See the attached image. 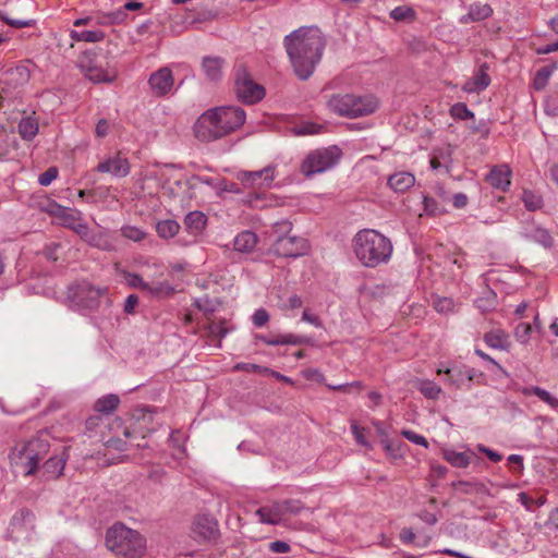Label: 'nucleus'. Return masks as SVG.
I'll use <instances>...</instances> for the list:
<instances>
[{
    "label": "nucleus",
    "mask_w": 558,
    "mask_h": 558,
    "mask_svg": "<svg viewBox=\"0 0 558 558\" xmlns=\"http://www.w3.org/2000/svg\"><path fill=\"white\" fill-rule=\"evenodd\" d=\"M351 430L357 444L364 447H369V442L364 435L363 428L359 427V425L354 423L351 425Z\"/></svg>",
    "instance_id": "680f3d73"
},
{
    "label": "nucleus",
    "mask_w": 558,
    "mask_h": 558,
    "mask_svg": "<svg viewBox=\"0 0 558 558\" xmlns=\"http://www.w3.org/2000/svg\"><path fill=\"white\" fill-rule=\"evenodd\" d=\"M99 173H107L113 178L122 179L130 174L131 165L129 159L120 151L105 156L97 165L96 169Z\"/></svg>",
    "instance_id": "ddd939ff"
},
{
    "label": "nucleus",
    "mask_w": 558,
    "mask_h": 558,
    "mask_svg": "<svg viewBox=\"0 0 558 558\" xmlns=\"http://www.w3.org/2000/svg\"><path fill=\"white\" fill-rule=\"evenodd\" d=\"M148 84L155 96L160 97L167 95L174 84L171 70L165 66L151 73Z\"/></svg>",
    "instance_id": "4468645a"
},
{
    "label": "nucleus",
    "mask_w": 558,
    "mask_h": 558,
    "mask_svg": "<svg viewBox=\"0 0 558 558\" xmlns=\"http://www.w3.org/2000/svg\"><path fill=\"white\" fill-rule=\"evenodd\" d=\"M234 368L235 369H241V371H247V372H256V373H267V372H269V368H267V367H262L259 365L251 364V363L236 364L234 366Z\"/></svg>",
    "instance_id": "0e129e2a"
},
{
    "label": "nucleus",
    "mask_w": 558,
    "mask_h": 558,
    "mask_svg": "<svg viewBox=\"0 0 558 558\" xmlns=\"http://www.w3.org/2000/svg\"><path fill=\"white\" fill-rule=\"evenodd\" d=\"M106 545L111 551L126 558H141L146 549L144 537L123 524H116L107 531Z\"/></svg>",
    "instance_id": "7ed1b4c3"
},
{
    "label": "nucleus",
    "mask_w": 558,
    "mask_h": 558,
    "mask_svg": "<svg viewBox=\"0 0 558 558\" xmlns=\"http://www.w3.org/2000/svg\"><path fill=\"white\" fill-rule=\"evenodd\" d=\"M450 116L456 120H471L474 113L463 102H457L450 108Z\"/></svg>",
    "instance_id": "37998d69"
},
{
    "label": "nucleus",
    "mask_w": 558,
    "mask_h": 558,
    "mask_svg": "<svg viewBox=\"0 0 558 558\" xmlns=\"http://www.w3.org/2000/svg\"><path fill=\"white\" fill-rule=\"evenodd\" d=\"M70 37L75 41H85V43H98L101 41L105 37V34L100 29H86V31H71Z\"/></svg>",
    "instance_id": "72a5a7b5"
},
{
    "label": "nucleus",
    "mask_w": 558,
    "mask_h": 558,
    "mask_svg": "<svg viewBox=\"0 0 558 558\" xmlns=\"http://www.w3.org/2000/svg\"><path fill=\"white\" fill-rule=\"evenodd\" d=\"M401 435L408 439L409 441L415 444V445H418V446H422V447H425L427 448L428 446V442L426 440V438L420 434H416L414 433L413 430H410V429H403L401 432Z\"/></svg>",
    "instance_id": "864d4df0"
},
{
    "label": "nucleus",
    "mask_w": 558,
    "mask_h": 558,
    "mask_svg": "<svg viewBox=\"0 0 558 558\" xmlns=\"http://www.w3.org/2000/svg\"><path fill=\"white\" fill-rule=\"evenodd\" d=\"M415 183V178L412 173L400 171L389 177L388 184L396 192H404Z\"/></svg>",
    "instance_id": "c85d7f7f"
},
{
    "label": "nucleus",
    "mask_w": 558,
    "mask_h": 558,
    "mask_svg": "<svg viewBox=\"0 0 558 558\" xmlns=\"http://www.w3.org/2000/svg\"><path fill=\"white\" fill-rule=\"evenodd\" d=\"M5 82L13 86H22L26 84L31 78V73L27 66L25 65H17L13 69H9L4 73Z\"/></svg>",
    "instance_id": "cd10ccee"
},
{
    "label": "nucleus",
    "mask_w": 558,
    "mask_h": 558,
    "mask_svg": "<svg viewBox=\"0 0 558 558\" xmlns=\"http://www.w3.org/2000/svg\"><path fill=\"white\" fill-rule=\"evenodd\" d=\"M484 342L495 350L508 351L510 348L509 335L500 328L492 329L486 332L484 335Z\"/></svg>",
    "instance_id": "5701e85b"
},
{
    "label": "nucleus",
    "mask_w": 558,
    "mask_h": 558,
    "mask_svg": "<svg viewBox=\"0 0 558 558\" xmlns=\"http://www.w3.org/2000/svg\"><path fill=\"white\" fill-rule=\"evenodd\" d=\"M110 125L106 119H100L96 124L95 133L98 137H105L109 132Z\"/></svg>",
    "instance_id": "774afa93"
},
{
    "label": "nucleus",
    "mask_w": 558,
    "mask_h": 558,
    "mask_svg": "<svg viewBox=\"0 0 558 558\" xmlns=\"http://www.w3.org/2000/svg\"><path fill=\"white\" fill-rule=\"evenodd\" d=\"M327 106L340 117L359 118L373 113L378 107V100L371 95L336 94L328 99Z\"/></svg>",
    "instance_id": "39448f33"
},
{
    "label": "nucleus",
    "mask_w": 558,
    "mask_h": 558,
    "mask_svg": "<svg viewBox=\"0 0 558 558\" xmlns=\"http://www.w3.org/2000/svg\"><path fill=\"white\" fill-rule=\"evenodd\" d=\"M414 16H415L414 10L408 5L396 7L390 12V17L395 21H403L407 19H414Z\"/></svg>",
    "instance_id": "8fccbe9b"
},
{
    "label": "nucleus",
    "mask_w": 558,
    "mask_h": 558,
    "mask_svg": "<svg viewBox=\"0 0 558 558\" xmlns=\"http://www.w3.org/2000/svg\"><path fill=\"white\" fill-rule=\"evenodd\" d=\"M423 206L424 211L430 216L440 215L444 213V208L437 203V201L426 195L423 196Z\"/></svg>",
    "instance_id": "3c124183"
},
{
    "label": "nucleus",
    "mask_w": 558,
    "mask_h": 558,
    "mask_svg": "<svg viewBox=\"0 0 558 558\" xmlns=\"http://www.w3.org/2000/svg\"><path fill=\"white\" fill-rule=\"evenodd\" d=\"M276 165H269L256 171H241L238 180L248 189H269L276 178Z\"/></svg>",
    "instance_id": "9b49d317"
},
{
    "label": "nucleus",
    "mask_w": 558,
    "mask_h": 558,
    "mask_svg": "<svg viewBox=\"0 0 558 558\" xmlns=\"http://www.w3.org/2000/svg\"><path fill=\"white\" fill-rule=\"evenodd\" d=\"M121 233L124 238L133 241V242H141L145 239L146 232L142 230L138 227L135 226H123L121 228Z\"/></svg>",
    "instance_id": "a18cd8bd"
},
{
    "label": "nucleus",
    "mask_w": 558,
    "mask_h": 558,
    "mask_svg": "<svg viewBox=\"0 0 558 558\" xmlns=\"http://www.w3.org/2000/svg\"><path fill=\"white\" fill-rule=\"evenodd\" d=\"M138 304V298L135 294H130L124 302V312L133 314Z\"/></svg>",
    "instance_id": "338daca9"
},
{
    "label": "nucleus",
    "mask_w": 558,
    "mask_h": 558,
    "mask_svg": "<svg viewBox=\"0 0 558 558\" xmlns=\"http://www.w3.org/2000/svg\"><path fill=\"white\" fill-rule=\"evenodd\" d=\"M342 151L336 146H328L310 151L303 159L300 171L307 178L332 169L341 159Z\"/></svg>",
    "instance_id": "0eeeda50"
},
{
    "label": "nucleus",
    "mask_w": 558,
    "mask_h": 558,
    "mask_svg": "<svg viewBox=\"0 0 558 558\" xmlns=\"http://www.w3.org/2000/svg\"><path fill=\"white\" fill-rule=\"evenodd\" d=\"M192 531L197 541H211L218 535V523L213 517L202 514L195 518Z\"/></svg>",
    "instance_id": "2eb2a0df"
},
{
    "label": "nucleus",
    "mask_w": 558,
    "mask_h": 558,
    "mask_svg": "<svg viewBox=\"0 0 558 558\" xmlns=\"http://www.w3.org/2000/svg\"><path fill=\"white\" fill-rule=\"evenodd\" d=\"M214 116L208 109L194 123L193 131L198 141L209 143L225 137Z\"/></svg>",
    "instance_id": "9d476101"
},
{
    "label": "nucleus",
    "mask_w": 558,
    "mask_h": 558,
    "mask_svg": "<svg viewBox=\"0 0 558 558\" xmlns=\"http://www.w3.org/2000/svg\"><path fill=\"white\" fill-rule=\"evenodd\" d=\"M223 64L222 58L208 56L202 60V70L208 80L217 81L222 75Z\"/></svg>",
    "instance_id": "b1692460"
},
{
    "label": "nucleus",
    "mask_w": 558,
    "mask_h": 558,
    "mask_svg": "<svg viewBox=\"0 0 558 558\" xmlns=\"http://www.w3.org/2000/svg\"><path fill=\"white\" fill-rule=\"evenodd\" d=\"M489 84L488 65L483 63L474 73L473 77L463 84L462 90L468 94L480 93L487 88Z\"/></svg>",
    "instance_id": "a211bd4d"
},
{
    "label": "nucleus",
    "mask_w": 558,
    "mask_h": 558,
    "mask_svg": "<svg viewBox=\"0 0 558 558\" xmlns=\"http://www.w3.org/2000/svg\"><path fill=\"white\" fill-rule=\"evenodd\" d=\"M283 522L291 515H296L304 508L300 500L287 499L283 501H277Z\"/></svg>",
    "instance_id": "ea45409f"
},
{
    "label": "nucleus",
    "mask_w": 558,
    "mask_h": 558,
    "mask_svg": "<svg viewBox=\"0 0 558 558\" xmlns=\"http://www.w3.org/2000/svg\"><path fill=\"white\" fill-rule=\"evenodd\" d=\"M268 320H269V314L264 308L256 310L252 316V322H253L254 326L258 327V328L265 326Z\"/></svg>",
    "instance_id": "4d7b16f0"
},
{
    "label": "nucleus",
    "mask_w": 558,
    "mask_h": 558,
    "mask_svg": "<svg viewBox=\"0 0 558 558\" xmlns=\"http://www.w3.org/2000/svg\"><path fill=\"white\" fill-rule=\"evenodd\" d=\"M522 201L524 203V206L529 210H536V209L541 208L543 205L542 197L531 191L523 192Z\"/></svg>",
    "instance_id": "de8ad7c7"
},
{
    "label": "nucleus",
    "mask_w": 558,
    "mask_h": 558,
    "mask_svg": "<svg viewBox=\"0 0 558 558\" xmlns=\"http://www.w3.org/2000/svg\"><path fill=\"white\" fill-rule=\"evenodd\" d=\"M49 441L46 437L37 436L28 441L19 442L12 449L10 459L13 464L25 470L27 475L35 472L39 461L49 451Z\"/></svg>",
    "instance_id": "423d86ee"
},
{
    "label": "nucleus",
    "mask_w": 558,
    "mask_h": 558,
    "mask_svg": "<svg viewBox=\"0 0 558 558\" xmlns=\"http://www.w3.org/2000/svg\"><path fill=\"white\" fill-rule=\"evenodd\" d=\"M58 177V169L56 167L48 168L45 172L39 174L38 183L41 186H48Z\"/></svg>",
    "instance_id": "5fc2aeb1"
},
{
    "label": "nucleus",
    "mask_w": 558,
    "mask_h": 558,
    "mask_svg": "<svg viewBox=\"0 0 558 558\" xmlns=\"http://www.w3.org/2000/svg\"><path fill=\"white\" fill-rule=\"evenodd\" d=\"M282 338V345L283 344H291V345H298L302 343H306L307 339L303 336L294 335V333H286L281 335Z\"/></svg>",
    "instance_id": "bf43d9fd"
},
{
    "label": "nucleus",
    "mask_w": 558,
    "mask_h": 558,
    "mask_svg": "<svg viewBox=\"0 0 558 558\" xmlns=\"http://www.w3.org/2000/svg\"><path fill=\"white\" fill-rule=\"evenodd\" d=\"M308 243L300 236L283 235L276 240L271 246V252L281 257H299L306 254Z\"/></svg>",
    "instance_id": "f8f14e48"
},
{
    "label": "nucleus",
    "mask_w": 558,
    "mask_h": 558,
    "mask_svg": "<svg viewBox=\"0 0 558 558\" xmlns=\"http://www.w3.org/2000/svg\"><path fill=\"white\" fill-rule=\"evenodd\" d=\"M556 69H557V63H551L549 65L541 68L536 72L534 80H533L534 88L537 90L545 88L546 85L548 84L550 76L556 71Z\"/></svg>",
    "instance_id": "e433bc0d"
},
{
    "label": "nucleus",
    "mask_w": 558,
    "mask_h": 558,
    "mask_svg": "<svg viewBox=\"0 0 558 558\" xmlns=\"http://www.w3.org/2000/svg\"><path fill=\"white\" fill-rule=\"evenodd\" d=\"M19 132L26 140H33L38 133V122L33 117H25L19 123Z\"/></svg>",
    "instance_id": "f704fd0d"
},
{
    "label": "nucleus",
    "mask_w": 558,
    "mask_h": 558,
    "mask_svg": "<svg viewBox=\"0 0 558 558\" xmlns=\"http://www.w3.org/2000/svg\"><path fill=\"white\" fill-rule=\"evenodd\" d=\"M452 487L461 494L471 495V494H487L488 489L485 484L478 481L469 482V481H458L452 483Z\"/></svg>",
    "instance_id": "2f4dec72"
},
{
    "label": "nucleus",
    "mask_w": 558,
    "mask_h": 558,
    "mask_svg": "<svg viewBox=\"0 0 558 558\" xmlns=\"http://www.w3.org/2000/svg\"><path fill=\"white\" fill-rule=\"evenodd\" d=\"M511 169L508 165H499L492 168L486 175V181L496 190L507 191L511 184Z\"/></svg>",
    "instance_id": "f3484780"
},
{
    "label": "nucleus",
    "mask_w": 558,
    "mask_h": 558,
    "mask_svg": "<svg viewBox=\"0 0 558 558\" xmlns=\"http://www.w3.org/2000/svg\"><path fill=\"white\" fill-rule=\"evenodd\" d=\"M322 126L312 123V122H305L296 128L293 129V133L295 135H313L317 134L320 131Z\"/></svg>",
    "instance_id": "603ef678"
},
{
    "label": "nucleus",
    "mask_w": 558,
    "mask_h": 558,
    "mask_svg": "<svg viewBox=\"0 0 558 558\" xmlns=\"http://www.w3.org/2000/svg\"><path fill=\"white\" fill-rule=\"evenodd\" d=\"M522 393L524 396H536L544 403L549 405L551 409H558V398L551 395L549 391L537 387V386H529L522 389Z\"/></svg>",
    "instance_id": "7c9ffc66"
},
{
    "label": "nucleus",
    "mask_w": 558,
    "mask_h": 558,
    "mask_svg": "<svg viewBox=\"0 0 558 558\" xmlns=\"http://www.w3.org/2000/svg\"><path fill=\"white\" fill-rule=\"evenodd\" d=\"M544 110L548 117L558 119V92L547 96L544 102Z\"/></svg>",
    "instance_id": "c03bdc74"
},
{
    "label": "nucleus",
    "mask_w": 558,
    "mask_h": 558,
    "mask_svg": "<svg viewBox=\"0 0 558 558\" xmlns=\"http://www.w3.org/2000/svg\"><path fill=\"white\" fill-rule=\"evenodd\" d=\"M434 308L436 312L440 314H449L453 313L456 308V304L450 298H436L433 302Z\"/></svg>",
    "instance_id": "49530a36"
},
{
    "label": "nucleus",
    "mask_w": 558,
    "mask_h": 558,
    "mask_svg": "<svg viewBox=\"0 0 558 558\" xmlns=\"http://www.w3.org/2000/svg\"><path fill=\"white\" fill-rule=\"evenodd\" d=\"M0 20L4 21L10 26L16 27V28H23L32 25L31 20H13L7 17L2 11H0Z\"/></svg>",
    "instance_id": "e2e57ef3"
},
{
    "label": "nucleus",
    "mask_w": 558,
    "mask_h": 558,
    "mask_svg": "<svg viewBox=\"0 0 558 558\" xmlns=\"http://www.w3.org/2000/svg\"><path fill=\"white\" fill-rule=\"evenodd\" d=\"M521 235L531 242H535L545 248H550L554 245V239L547 229L538 226H530L524 228Z\"/></svg>",
    "instance_id": "aec40b11"
},
{
    "label": "nucleus",
    "mask_w": 558,
    "mask_h": 558,
    "mask_svg": "<svg viewBox=\"0 0 558 558\" xmlns=\"http://www.w3.org/2000/svg\"><path fill=\"white\" fill-rule=\"evenodd\" d=\"M207 223L205 214L198 210L189 213L184 218V226L186 230L194 235L203 232Z\"/></svg>",
    "instance_id": "bb28decb"
},
{
    "label": "nucleus",
    "mask_w": 558,
    "mask_h": 558,
    "mask_svg": "<svg viewBox=\"0 0 558 558\" xmlns=\"http://www.w3.org/2000/svg\"><path fill=\"white\" fill-rule=\"evenodd\" d=\"M437 374H446L448 378L446 383L456 388H462L464 385L469 384L473 380L475 371L473 368L460 367V368H449L440 366L437 368Z\"/></svg>",
    "instance_id": "dca6fc26"
},
{
    "label": "nucleus",
    "mask_w": 558,
    "mask_h": 558,
    "mask_svg": "<svg viewBox=\"0 0 558 558\" xmlns=\"http://www.w3.org/2000/svg\"><path fill=\"white\" fill-rule=\"evenodd\" d=\"M125 280L130 287L146 291L148 281H145L140 275L126 274Z\"/></svg>",
    "instance_id": "6e6d98bb"
},
{
    "label": "nucleus",
    "mask_w": 558,
    "mask_h": 558,
    "mask_svg": "<svg viewBox=\"0 0 558 558\" xmlns=\"http://www.w3.org/2000/svg\"><path fill=\"white\" fill-rule=\"evenodd\" d=\"M180 225L173 219L161 220L156 226L157 234L162 239H171L178 234Z\"/></svg>",
    "instance_id": "58836bf2"
},
{
    "label": "nucleus",
    "mask_w": 558,
    "mask_h": 558,
    "mask_svg": "<svg viewBox=\"0 0 558 558\" xmlns=\"http://www.w3.org/2000/svg\"><path fill=\"white\" fill-rule=\"evenodd\" d=\"M234 86L238 98L244 104H255L265 96V88L255 83L243 66L235 70Z\"/></svg>",
    "instance_id": "6e6552de"
},
{
    "label": "nucleus",
    "mask_w": 558,
    "mask_h": 558,
    "mask_svg": "<svg viewBox=\"0 0 558 558\" xmlns=\"http://www.w3.org/2000/svg\"><path fill=\"white\" fill-rule=\"evenodd\" d=\"M85 242L102 251H111L114 248L113 242L108 231L104 229L92 230Z\"/></svg>",
    "instance_id": "393cba45"
},
{
    "label": "nucleus",
    "mask_w": 558,
    "mask_h": 558,
    "mask_svg": "<svg viewBox=\"0 0 558 558\" xmlns=\"http://www.w3.org/2000/svg\"><path fill=\"white\" fill-rule=\"evenodd\" d=\"M107 288L83 280L68 288L66 302L72 310L89 314L99 308L101 299L107 298Z\"/></svg>",
    "instance_id": "20e7f679"
},
{
    "label": "nucleus",
    "mask_w": 558,
    "mask_h": 558,
    "mask_svg": "<svg viewBox=\"0 0 558 558\" xmlns=\"http://www.w3.org/2000/svg\"><path fill=\"white\" fill-rule=\"evenodd\" d=\"M120 399L117 395L110 393L99 398L95 402V410L100 413L109 414L119 405Z\"/></svg>",
    "instance_id": "4c0bfd02"
},
{
    "label": "nucleus",
    "mask_w": 558,
    "mask_h": 558,
    "mask_svg": "<svg viewBox=\"0 0 558 558\" xmlns=\"http://www.w3.org/2000/svg\"><path fill=\"white\" fill-rule=\"evenodd\" d=\"M145 292L155 298H166L173 294L174 288L168 281L148 282Z\"/></svg>",
    "instance_id": "c9c22d12"
},
{
    "label": "nucleus",
    "mask_w": 558,
    "mask_h": 558,
    "mask_svg": "<svg viewBox=\"0 0 558 558\" xmlns=\"http://www.w3.org/2000/svg\"><path fill=\"white\" fill-rule=\"evenodd\" d=\"M414 387L427 399L436 400L441 393V387L430 379L416 378Z\"/></svg>",
    "instance_id": "c756f323"
},
{
    "label": "nucleus",
    "mask_w": 558,
    "mask_h": 558,
    "mask_svg": "<svg viewBox=\"0 0 558 558\" xmlns=\"http://www.w3.org/2000/svg\"><path fill=\"white\" fill-rule=\"evenodd\" d=\"M492 14H493V9L489 4L476 2V3H472L469 7L468 13L465 15H462L459 19V22L461 24L480 22V21H484V20L490 17Z\"/></svg>",
    "instance_id": "4be33fe9"
},
{
    "label": "nucleus",
    "mask_w": 558,
    "mask_h": 558,
    "mask_svg": "<svg viewBox=\"0 0 558 558\" xmlns=\"http://www.w3.org/2000/svg\"><path fill=\"white\" fill-rule=\"evenodd\" d=\"M444 458L454 468H466L471 463V457L468 452L457 451L454 449L444 450Z\"/></svg>",
    "instance_id": "473e14b6"
},
{
    "label": "nucleus",
    "mask_w": 558,
    "mask_h": 558,
    "mask_svg": "<svg viewBox=\"0 0 558 558\" xmlns=\"http://www.w3.org/2000/svg\"><path fill=\"white\" fill-rule=\"evenodd\" d=\"M325 39L318 27L301 26L283 38V46L295 75L307 80L320 62Z\"/></svg>",
    "instance_id": "f257e3e1"
},
{
    "label": "nucleus",
    "mask_w": 558,
    "mask_h": 558,
    "mask_svg": "<svg viewBox=\"0 0 558 558\" xmlns=\"http://www.w3.org/2000/svg\"><path fill=\"white\" fill-rule=\"evenodd\" d=\"M72 230L81 236L83 241H85L92 231V229L83 221V218L78 220L74 226H72Z\"/></svg>",
    "instance_id": "052dcab7"
},
{
    "label": "nucleus",
    "mask_w": 558,
    "mask_h": 558,
    "mask_svg": "<svg viewBox=\"0 0 558 558\" xmlns=\"http://www.w3.org/2000/svg\"><path fill=\"white\" fill-rule=\"evenodd\" d=\"M532 333V326L529 323H520L515 326L513 335L520 343H527Z\"/></svg>",
    "instance_id": "09e8293b"
},
{
    "label": "nucleus",
    "mask_w": 558,
    "mask_h": 558,
    "mask_svg": "<svg viewBox=\"0 0 558 558\" xmlns=\"http://www.w3.org/2000/svg\"><path fill=\"white\" fill-rule=\"evenodd\" d=\"M254 515L257 518V521L263 524L278 525L283 522L280 508L277 502L258 508Z\"/></svg>",
    "instance_id": "412c9836"
},
{
    "label": "nucleus",
    "mask_w": 558,
    "mask_h": 558,
    "mask_svg": "<svg viewBox=\"0 0 558 558\" xmlns=\"http://www.w3.org/2000/svg\"><path fill=\"white\" fill-rule=\"evenodd\" d=\"M49 213L60 220L61 225L72 229L78 220L82 218V213L74 208L61 206L57 203H52L49 206Z\"/></svg>",
    "instance_id": "6ab92c4d"
},
{
    "label": "nucleus",
    "mask_w": 558,
    "mask_h": 558,
    "mask_svg": "<svg viewBox=\"0 0 558 558\" xmlns=\"http://www.w3.org/2000/svg\"><path fill=\"white\" fill-rule=\"evenodd\" d=\"M257 244V235L250 231L244 230L240 232L233 241V247L240 253H251Z\"/></svg>",
    "instance_id": "a878e982"
},
{
    "label": "nucleus",
    "mask_w": 558,
    "mask_h": 558,
    "mask_svg": "<svg viewBox=\"0 0 558 558\" xmlns=\"http://www.w3.org/2000/svg\"><path fill=\"white\" fill-rule=\"evenodd\" d=\"M268 549L274 554H287L291 550V546L286 541H274L268 544Z\"/></svg>",
    "instance_id": "13d9d810"
},
{
    "label": "nucleus",
    "mask_w": 558,
    "mask_h": 558,
    "mask_svg": "<svg viewBox=\"0 0 558 558\" xmlns=\"http://www.w3.org/2000/svg\"><path fill=\"white\" fill-rule=\"evenodd\" d=\"M65 465V460L61 457L54 456L49 458L43 465L45 473L50 477H58Z\"/></svg>",
    "instance_id": "a19ab883"
},
{
    "label": "nucleus",
    "mask_w": 558,
    "mask_h": 558,
    "mask_svg": "<svg viewBox=\"0 0 558 558\" xmlns=\"http://www.w3.org/2000/svg\"><path fill=\"white\" fill-rule=\"evenodd\" d=\"M210 112L215 114L223 136L236 131L245 122V111L240 107L221 106L211 108Z\"/></svg>",
    "instance_id": "1a4fd4ad"
},
{
    "label": "nucleus",
    "mask_w": 558,
    "mask_h": 558,
    "mask_svg": "<svg viewBox=\"0 0 558 558\" xmlns=\"http://www.w3.org/2000/svg\"><path fill=\"white\" fill-rule=\"evenodd\" d=\"M353 250L364 267L375 268L390 260L393 246L390 239L378 231L364 229L354 235Z\"/></svg>",
    "instance_id": "f03ea898"
},
{
    "label": "nucleus",
    "mask_w": 558,
    "mask_h": 558,
    "mask_svg": "<svg viewBox=\"0 0 558 558\" xmlns=\"http://www.w3.org/2000/svg\"><path fill=\"white\" fill-rule=\"evenodd\" d=\"M86 76L89 81L95 83L111 82L113 80V75L109 74L108 72L98 66L87 68Z\"/></svg>",
    "instance_id": "79ce46f5"
},
{
    "label": "nucleus",
    "mask_w": 558,
    "mask_h": 558,
    "mask_svg": "<svg viewBox=\"0 0 558 558\" xmlns=\"http://www.w3.org/2000/svg\"><path fill=\"white\" fill-rule=\"evenodd\" d=\"M302 320L305 323H308L317 328L323 327L322 320L318 318V316L312 314L310 310H304V312L302 314Z\"/></svg>",
    "instance_id": "69168bd1"
}]
</instances>
